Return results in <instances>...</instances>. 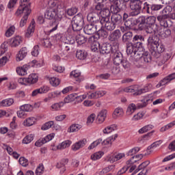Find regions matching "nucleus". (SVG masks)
<instances>
[{
    "label": "nucleus",
    "instance_id": "obj_1",
    "mask_svg": "<svg viewBox=\"0 0 175 175\" xmlns=\"http://www.w3.org/2000/svg\"><path fill=\"white\" fill-rule=\"evenodd\" d=\"M143 5L142 10L146 12L148 14H154L155 12H158L161 10V9H163V5L161 4H150L147 2H140V1H131L129 2L128 5V9L132 10L129 13V16L131 17H136V16H139L140 14V11L142 10V5Z\"/></svg>",
    "mask_w": 175,
    "mask_h": 175
},
{
    "label": "nucleus",
    "instance_id": "obj_2",
    "mask_svg": "<svg viewBox=\"0 0 175 175\" xmlns=\"http://www.w3.org/2000/svg\"><path fill=\"white\" fill-rule=\"evenodd\" d=\"M48 5L49 8L44 14L45 18L61 21L64 16L65 2L64 1L51 0L48 2Z\"/></svg>",
    "mask_w": 175,
    "mask_h": 175
},
{
    "label": "nucleus",
    "instance_id": "obj_3",
    "mask_svg": "<svg viewBox=\"0 0 175 175\" xmlns=\"http://www.w3.org/2000/svg\"><path fill=\"white\" fill-rule=\"evenodd\" d=\"M145 41L144 37L142 35H135L133 38L132 42L126 43V53L128 55H136L140 49H143V42Z\"/></svg>",
    "mask_w": 175,
    "mask_h": 175
},
{
    "label": "nucleus",
    "instance_id": "obj_4",
    "mask_svg": "<svg viewBox=\"0 0 175 175\" xmlns=\"http://www.w3.org/2000/svg\"><path fill=\"white\" fill-rule=\"evenodd\" d=\"M157 17L141 16L136 19V23L138 24L137 31H144L146 27H157Z\"/></svg>",
    "mask_w": 175,
    "mask_h": 175
},
{
    "label": "nucleus",
    "instance_id": "obj_5",
    "mask_svg": "<svg viewBox=\"0 0 175 175\" xmlns=\"http://www.w3.org/2000/svg\"><path fill=\"white\" fill-rule=\"evenodd\" d=\"M173 8L170 5L165 6L162 11L160 12V15L157 16V21L159 22L161 27L164 28L169 27V23H167V18L170 16Z\"/></svg>",
    "mask_w": 175,
    "mask_h": 175
},
{
    "label": "nucleus",
    "instance_id": "obj_6",
    "mask_svg": "<svg viewBox=\"0 0 175 175\" xmlns=\"http://www.w3.org/2000/svg\"><path fill=\"white\" fill-rule=\"evenodd\" d=\"M152 99L150 95L145 96L144 98L142 100V103H137V105L134 103H131L129 105L126 109L127 116H131V114H133L135 111L137 110V109H143V107H146L147 105H148L149 102H152Z\"/></svg>",
    "mask_w": 175,
    "mask_h": 175
},
{
    "label": "nucleus",
    "instance_id": "obj_7",
    "mask_svg": "<svg viewBox=\"0 0 175 175\" xmlns=\"http://www.w3.org/2000/svg\"><path fill=\"white\" fill-rule=\"evenodd\" d=\"M97 44H98L100 54H110V53L113 54L118 50L120 46L118 42H112L111 44L105 42L100 44L98 43Z\"/></svg>",
    "mask_w": 175,
    "mask_h": 175
},
{
    "label": "nucleus",
    "instance_id": "obj_8",
    "mask_svg": "<svg viewBox=\"0 0 175 175\" xmlns=\"http://www.w3.org/2000/svg\"><path fill=\"white\" fill-rule=\"evenodd\" d=\"M72 27L75 32L81 31L84 28V18L81 14H77L72 18Z\"/></svg>",
    "mask_w": 175,
    "mask_h": 175
},
{
    "label": "nucleus",
    "instance_id": "obj_9",
    "mask_svg": "<svg viewBox=\"0 0 175 175\" xmlns=\"http://www.w3.org/2000/svg\"><path fill=\"white\" fill-rule=\"evenodd\" d=\"M118 137V134H115L114 135H112L111 137H109L106 139L102 142V138H99L98 139L94 141L93 143H92L89 147L88 150H94L95 147H97V146H99V144L101 143L102 146H109V144H111Z\"/></svg>",
    "mask_w": 175,
    "mask_h": 175
},
{
    "label": "nucleus",
    "instance_id": "obj_10",
    "mask_svg": "<svg viewBox=\"0 0 175 175\" xmlns=\"http://www.w3.org/2000/svg\"><path fill=\"white\" fill-rule=\"evenodd\" d=\"M152 88V84L148 83L145 87L142 89H135L133 86H129L124 89V92H131L133 94L134 96H137L139 95H142V94H146V92H148Z\"/></svg>",
    "mask_w": 175,
    "mask_h": 175
},
{
    "label": "nucleus",
    "instance_id": "obj_11",
    "mask_svg": "<svg viewBox=\"0 0 175 175\" xmlns=\"http://www.w3.org/2000/svg\"><path fill=\"white\" fill-rule=\"evenodd\" d=\"M31 0H20V6L17 11L15 12V16H20L23 13H31L32 10H31Z\"/></svg>",
    "mask_w": 175,
    "mask_h": 175
},
{
    "label": "nucleus",
    "instance_id": "obj_12",
    "mask_svg": "<svg viewBox=\"0 0 175 175\" xmlns=\"http://www.w3.org/2000/svg\"><path fill=\"white\" fill-rule=\"evenodd\" d=\"M161 42L157 35H150L147 40V46L151 52L152 49Z\"/></svg>",
    "mask_w": 175,
    "mask_h": 175
},
{
    "label": "nucleus",
    "instance_id": "obj_13",
    "mask_svg": "<svg viewBox=\"0 0 175 175\" xmlns=\"http://www.w3.org/2000/svg\"><path fill=\"white\" fill-rule=\"evenodd\" d=\"M110 10L113 14H118L121 10L128 12V10L126 8H123V5L117 0L111 3Z\"/></svg>",
    "mask_w": 175,
    "mask_h": 175
},
{
    "label": "nucleus",
    "instance_id": "obj_14",
    "mask_svg": "<svg viewBox=\"0 0 175 175\" xmlns=\"http://www.w3.org/2000/svg\"><path fill=\"white\" fill-rule=\"evenodd\" d=\"M88 21H90L92 24H100V16L99 12H90L87 16Z\"/></svg>",
    "mask_w": 175,
    "mask_h": 175
},
{
    "label": "nucleus",
    "instance_id": "obj_15",
    "mask_svg": "<svg viewBox=\"0 0 175 175\" xmlns=\"http://www.w3.org/2000/svg\"><path fill=\"white\" fill-rule=\"evenodd\" d=\"M76 43V40L74 38H70V40H66L62 45V50L63 51V53L64 55L68 54L69 51H70V48L72 47V44H75Z\"/></svg>",
    "mask_w": 175,
    "mask_h": 175
},
{
    "label": "nucleus",
    "instance_id": "obj_16",
    "mask_svg": "<svg viewBox=\"0 0 175 175\" xmlns=\"http://www.w3.org/2000/svg\"><path fill=\"white\" fill-rule=\"evenodd\" d=\"M113 64L114 65H120L124 60L122 53L120 51V46H118V50L116 52H113Z\"/></svg>",
    "mask_w": 175,
    "mask_h": 175
},
{
    "label": "nucleus",
    "instance_id": "obj_17",
    "mask_svg": "<svg viewBox=\"0 0 175 175\" xmlns=\"http://www.w3.org/2000/svg\"><path fill=\"white\" fill-rule=\"evenodd\" d=\"M100 14L101 16L100 23H105V21H110V16L111 13L109 8H103L100 12Z\"/></svg>",
    "mask_w": 175,
    "mask_h": 175
},
{
    "label": "nucleus",
    "instance_id": "obj_18",
    "mask_svg": "<svg viewBox=\"0 0 175 175\" xmlns=\"http://www.w3.org/2000/svg\"><path fill=\"white\" fill-rule=\"evenodd\" d=\"M98 25H94V23H90L85 25L83 27V32L86 35H94L97 31Z\"/></svg>",
    "mask_w": 175,
    "mask_h": 175
},
{
    "label": "nucleus",
    "instance_id": "obj_19",
    "mask_svg": "<svg viewBox=\"0 0 175 175\" xmlns=\"http://www.w3.org/2000/svg\"><path fill=\"white\" fill-rule=\"evenodd\" d=\"M120 38H121V31L120 29H116L109 34L108 39L109 42L116 43V42H118Z\"/></svg>",
    "mask_w": 175,
    "mask_h": 175
},
{
    "label": "nucleus",
    "instance_id": "obj_20",
    "mask_svg": "<svg viewBox=\"0 0 175 175\" xmlns=\"http://www.w3.org/2000/svg\"><path fill=\"white\" fill-rule=\"evenodd\" d=\"M163 51H165V46L160 42L152 49L150 53L153 57H157V53L161 54V53H163Z\"/></svg>",
    "mask_w": 175,
    "mask_h": 175
},
{
    "label": "nucleus",
    "instance_id": "obj_21",
    "mask_svg": "<svg viewBox=\"0 0 175 175\" xmlns=\"http://www.w3.org/2000/svg\"><path fill=\"white\" fill-rule=\"evenodd\" d=\"M124 25L125 27H122L120 29L122 32H125L126 29H131V28L135 27V25H136V23H135V19L129 18L124 21Z\"/></svg>",
    "mask_w": 175,
    "mask_h": 175
},
{
    "label": "nucleus",
    "instance_id": "obj_22",
    "mask_svg": "<svg viewBox=\"0 0 175 175\" xmlns=\"http://www.w3.org/2000/svg\"><path fill=\"white\" fill-rule=\"evenodd\" d=\"M49 91H50V88H49V86H42L38 89L33 90L31 96H38V95H40V94H46Z\"/></svg>",
    "mask_w": 175,
    "mask_h": 175
},
{
    "label": "nucleus",
    "instance_id": "obj_23",
    "mask_svg": "<svg viewBox=\"0 0 175 175\" xmlns=\"http://www.w3.org/2000/svg\"><path fill=\"white\" fill-rule=\"evenodd\" d=\"M100 25L101 27L105 26V28L107 29V31H114L116 27H117V25L111 21H104L100 23Z\"/></svg>",
    "mask_w": 175,
    "mask_h": 175
},
{
    "label": "nucleus",
    "instance_id": "obj_24",
    "mask_svg": "<svg viewBox=\"0 0 175 175\" xmlns=\"http://www.w3.org/2000/svg\"><path fill=\"white\" fill-rule=\"evenodd\" d=\"M23 42V38L20 36H17L10 39V44L11 47H18Z\"/></svg>",
    "mask_w": 175,
    "mask_h": 175
},
{
    "label": "nucleus",
    "instance_id": "obj_25",
    "mask_svg": "<svg viewBox=\"0 0 175 175\" xmlns=\"http://www.w3.org/2000/svg\"><path fill=\"white\" fill-rule=\"evenodd\" d=\"M28 54L27 47H23L16 55V61H23Z\"/></svg>",
    "mask_w": 175,
    "mask_h": 175
},
{
    "label": "nucleus",
    "instance_id": "obj_26",
    "mask_svg": "<svg viewBox=\"0 0 175 175\" xmlns=\"http://www.w3.org/2000/svg\"><path fill=\"white\" fill-rule=\"evenodd\" d=\"M106 117H107V110L103 109L98 113L96 120L99 124H102L106 120Z\"/></svg>",
    "mask_w": 175,
    "mask_h": 175
},
{
    "label": "nucleus",
    "instance_id": "obj_27",
    "mask_svg": "<svg viewBox=\"0 0 175 175\" xmlns=\"http://www.w3.org/2000/svg\"><path fill=\"white\" fill-rule=\"evenodd\" d=\"M86 143H87L86 139L80 140L78 142H76L74 144H72L71 148H72V151H77V150H80V148H83V147H84V146H85Z\"/></svg>",
    "mask_w": 175,
    "mask_h": 175
},
{
    "label": "nucleus",
    "instance_id": "obj_28",
    "mask_svg": "<svg viewBox=\"0 0 175 175\" xmlns=\"http://www.w3.org/2000/svg\"><path fill=\"white\" fill-rule=\"evenodd\" d=\"M124 157H125L124 153H118V154H114L109 157L108 162H110L111 163H114V162H117V161H120V159H122Z\"/></svg>",
    "mask_w": 175,
    "mask_h": 175
},
{
    "label": "nucleus",
    "instance_id": "obj_29",
    "mask_svg": "<svg viewBox=\"0 0 175 175\" xmlns=\"http://www.w3.org/2000/svg\"><path fill=\"white\" fill-rule=\"evenodd\" d=\"M133 38V33L132 31L125 32L122 38V40L123 43H131V40H132Z\"/></svg>",
    "mask_w": 175,
    "mask_h": 175
},
{
    "label": "nucleus",
    "instance_id": "obj_30",
    "mask_svg": "<svg viewBox=\"0 0 175 175\" xmlns=\"http://www.w3.org/2000/svg\"><path fill=\"white\" fill-rule=\"evenodd\" d=\"M27 84H35V83H38V80H39V77L36 74H30L27 78H26Z\"/></svg>",
    "mask_w": 175,
    "mask_h": 175
},
{
    "label": "nucleus",
    "instance_id": "obj_31",
    "mask_svg": "<svg viewBox=\"0 0 175 175\" xmlns=\"http://www.w3.org/2000/svg\"><path fill=\"white\" fill-rule=\"evenodd\" d=\"M35 32V22L31 21L25 33L26 38H31Z\"/></svg>",
    "mask_w": 175,
    "mask_h": 175
},
{
    "label": "nucleus",
    "instance_id": "obj_32",
    "mask_svg": "<svg viewBox=\"0 0 175 175\" xmlns=\"http://www.w3.org/2000/svg\"><path fill=\"white\" fill-rule=\"evenodd\" d=\"M88 55V53L85 51V50L79 49L76 52V57L78 59H85Z\"/></svg>",
    "mask_w": 175,
    "mask_h": 175
},
{
    "label": "nucleus",
    "instance_id": "obj_33",
    "mask_svg": "<svg viewBox=\"0 0 175 175\" xmlns=\"http://www.w3.org/2000/svg\"><path fill=\"white\" fill-rule=\"evenodd\" d=\"M111 21H113L116 25H120L122 23V16L120 14H113L111 17Z\"/></svg>",
    "mask_w": 175,
    "mask_h": 175
},
{
    "label": "nucleus",
    "instance_id": "obj_34",
    "mask_svg": "<svg viewBox=\"0 0 175 175\" xmlns=\"http://www.w3.org/2000/svg\"><path fill=\"white\" fill-rule=\"evenodd\" d=\"M28 72V66L24 65L22 67L16 68V73L19 75V76H25L27 75Z\"/></svg>",
    "mask_w": 175,
    "mask_h": 175
},
{
    "label": "nucleus",
    "instance_id": "obj_35",
    "mask_svg": "<svg viewBox=\"0 0 175 175\" xmlns=\"http://www.w3.org/2000/svg\"><path fill=\"white\" fill-rule=\"evenodd\" d=\"M79 12V8L77 7H71L70 8H68L66 10L65 13L67 16H70V17H72V16H75L76 13Z\"/></svg>",
    "mask_w": 175,
    "mask_h": 175
},
{
    "label": "nucleus",
    "instance_id": "obj_36",
    "mask_svg": "<svg viewBox=\"0 0 175 175\" xmlns=\"http://www.w3.org/2000/svg\"><path fill=\"white\" fill-rule=\"evenodd\" d=\"M149 165H150V161H146L143 162L142 163H141L138 166L137 169H136L134 171V173H133L131 175H135V174H136V173H138V172H140V170H145L146 167H147V166H148Z\"/></svg>",
    "mask_w": 175,
    "mask_h": 175
},
{
    "label": "nucleus",
    "instance_id": "obj_37",
    "mask_svg": "<svg viewBox=\"0 0 175 175\" xmlns=\"http://www.w3.org/2000/svg\"><path fill=\"white\" fill-rule=\"evenodd\" d=\"M82 126L79 124H73L68 129L69 133H72L73 132H77L81 129Z\"/></svg>",
    "mask_w": 175,
    "mask_h": 175
},
{
    "label": "nucleus",
    "instance_id": "obj_38",
    "mask_svg": "<svg viewBox=\"0 0 175 175\" xmlns=\"http://www.w3.org/2000/svg\"><path fill=\"white\" fill-rule=\"evenodd\" d=\"M77 98V93H72L64 98L65 103H70V102H75V100Z\"/></svg>",
    "mask_w": 175,
    "mask_h": 175
},
{
    "label": "nucleus",
    "instance_id": "obj_39",
    "mask_svg": "<svg viewBox=\"0 0 175 175\" xmlns=\"http://www.w3.org/2000/svg\"><path fill=\"white\" fill-rule=\"evenodd\" d=\"M14 103V100L13 98H6L1 101V105L4 107H8L12 106Z\"/></svg>",
    "mask_w": 175,
    "mask_h": 175
},
{
    "label": "nucleus",
    "instance_id": "obj_40",
    "mask_svg": "<svg viewBox=\"0 0 175 175\" xmlns=\"http://www.w3.org/2000/svg\"><path fill=\"white\" fill-rule=\"evenodd\" d=\"M172 57V55H170L168 53H164L161 54L160 57V62L161 64H165V62H167L169 59H170V57Z\"/></svg>",
    "mask_w": 175,
    "mask_h": 175
},
{
    "label": "nucleus",
    "instance_id": "obj_41",
    "mask_svg": "<svg viewBox=\"0 0 175 175\" xmlns=\"http://www.w3.org/2000/svg\"><path fill=\"white\" fill-rule=\"evenodd\" d=\"M14 32H16V27H14V25L10 26L5 31L6 38L13 36V35H14Z\"/></svg>",
    "mask_w": 175,
    "mask_h": 175
},
{
    "label": "nucleus",
    "instance_id": "obj_42",
    "mask_svg": "<svg viewBox=\"0 0 175 175\" xmlns=\"http://www.w3.org/2000/svg\"><path fill=\"white\" fill-rule=\"evenodd\" d=\"M116 129H117V125L111 124L110 126L105 127L103 129V133H105V134L111 133V132H113V131H116Z\"/></svg>",
    "mask_w": 175,
    "mask_h": 175
},
{
    "label": "nucleus",
    "instance_id": "obj_43",
    "mask_svg": "<svg viewBox=\"0 0 175 175\" xmlns=\"http://www.w3.org/2000/svg\"><path fill=\"white\" fill-rule=\"evenodd\" d=\"M103 155H105V153L103 152L98 151L91 155V159L92 161H98V159H100V158H102Z\"/></svg>",
    "mask_w": 175,
    "mask_h": 175
},
{
    "label": "nucleus",
    "instance_id": "obj_44",
    "mask_svg": "<svg viewBox=\"0 0 175 175\" xmlns=\"http://www.w3.org/2000/svg\"><path fill=\"white\" fill-rule=\"evenodd\" d=\"M36 121V119L33 117H30L27 118L23 124L25 125V126H32V125H33V124H35V122Z\"/></svg>",
    "mask_w": 175,
    "mask_h": 175
},
{
    "label": "nucleus",
    "instance_id": "obj_45",
    "mask_svg": "<svg viewBox=\"0 0 175 175\" xmlns=\"http://www.w3.org/2000/svg\"><path fill=\"white\" fill-rule=\"evenodd\" d=\"M22 13L25 14V15L23 16V17L21 18L20 21V27L21 28H23V27H25V24H27V21H28V16L31 14V13L28 14V12H22Z\"/></svg>",
    "mask_w": 175,
    "mask_h": 175
},
{
    "label": "nucleus",
    "instance_id": "obj_46",
    "mask_svg": "<svg viewBox=\"0 0 175 175\" xmlns=\"http://www.w3.org/2000/svg\"><path fill=\"white\" fill-rule=\"evenodd\" d=\"M151 129H154V126L152 124H148L141 128L138 132L139 133L143 134L146 133V132H148V131H151Z\"/></svg>",
    "mask_w": 175,
    "mask_h": 175
},
{
    "label": "nucleus",
    "instance_id": "obj_47",
    "mask_svg": "<svg viewBox=\"0 0 175 175\" xmlns=\"http://www.w3.org/2000/svg\"><path fill=\"white\" fill-rule=\"evenodd\" d=\"M35 137V135L33 134H30L28 135H26L23 139V144H29L32 140H33V138Z\"/></svg>",
    "mask_w": 175,
    "mask_h": 175
},
{
    "label": "nucleus",
    "instance_id": "obj_48",
    "mask_svg": "<svg viewBox=\"0 0 175 175\" xmlns=\"http://www.w3.org/2000/svg\"><path fill=\"white\" fill-rule=\"evenodd\" d=\"M88 39L83 35H78L76 37V42L78 44H84L87 42Z\"/></svg>",
    "mask_w": 175,
    "mask_h": 175
},
{
    "label": "nucleus",
    "instance_id": "obj_49",
    "mask_svg": "<svg viewBox=\"0 0 175 175\" xmlns=\"http://www.w3.org/2000/svg\"><path fill=\"white\" fill-rule=\"evenodd\" d=\"M49 82L53 87H57V85H59L61 81L57 77H51L49 79Z\"/></svg>",
    "mask_w": 175,
    "mask_h": 175
},
{
    "label": "nucleus",
    "instance_id": "obj_50",
    "mask_svg": "<svg viewBox=\"0 0 175 175\" xmlns=\"http://www.w3.org/2000/svg\"><path fill=\"white\" fill-rule=\"evenodd\" d=\"M55 38L56 40V42H63V43H65L66 42V38L65 37V35L64 33H57L55 36Z\"/></svg>",
    "mask_w": 175,
    "mask_h": 175
},
{
    "label": "nucleus",
    "instance_id": "obj_51",
    "mask_svg": "<svg viewBox=\"0 0 175 175\" xmlns=\"http://www.w3.org/2000/svg\"><path fill=\"white\" fill-rule=\"evenodd\" d=\"M58 22L53 21L50 24V28L51 29L49 31V33H53V32L57 31L58 29Z\"/></svg>",
    "mask_w": 175,
    "mask_h": 175
},
{
    "label": "nucleus",
    "instance_id": "obj_52",
    "mask_svg": "<svg viewBox=\"0 0 175 175\" xmlns=\"http://www.w3.org/2000/svg\"><path fill=\"white\" fill-rule=\"evenodd\" d=\"M20 110H23L27 112L32 111V110H33V106L29 104H25L20 107Z\"/></svg>",
    "mask_w": 175,
    "mask_h": 175
},
{
    "label": "nucleus",
    "instance_id": "obj_53",
    "mask_svg": "<svg viewBox=\"0 0 175 175\" xmlns=\"http://www.w3.org/2000/svg\"><path fill=\"white\" fill-rule=\"evenodd\" d=\"M97 34L98 35L99 38H107L109 36V32L106 31L105 29L101 28L97 31Z\"/></svg>",
    "mask_w": 175,
    "mask_h": 175
},
{
    "label": "nucleus",
    "instance_id": "obj_54",
    "mask_svg": "<svg viewBox=\"0 0 175 175\" xmlns=\"http://www.w3.org/2000/svg\"><path fill=\"white\" fill-rule=\"evenodd\" d=\"M114 169V165H110L107 167H105L100 172V174H106V173H109V172H111Z\"/></svg>",
    "mask_w": 175,
    "mask_h": 175
},
{
    "label": "nucleus",
    "instance_id": "obj_55",
    "mask_svg": "<svg viewBox=\"0 0 175 175\" xmlns=\"http://www.w3.org/2000/svg\"><path fill=\"white\" fill-rule=\"evenodd\" d=\"M53 125H54V121L47 122L44 125H42L41 129L42 131H47V129H50Z\"/></svg>",
    "mask_w": 175,
    "mask_h": 175
},
{
    "label": "nucleus",
    "instance_id": "obj_56",
    "mask_svg": "<svg viewBox=\"0 0 175 175\" xmlns=\"http://www.w3.org/2000/svg\"><path fill=\"white\" fill-rule=\"evenodd\" d=\"M62 107H64V103H55L51 105V109H53V111H58Z\"/></svg>",
    "mask_w": 175,
    "mask_h": 175
},
{
    "label": "nucleus",
    "instance_id": "obj_57",
    "mask_svg": "<svg viewBox=\"0 0 175 175\" xmlns=\"http://www.w3.org/2000/svg\"><path fill=\"white\" fill-rule=\"evenodd\" d=\"M46 143H47V140L46 139V137L41 138L40 139H38L36 143H35V146L36 147H42V146H43V144H46Z\"/></svg>",
    "mask_w": 175,
    "mask_h": 175
},
{
    "label": "nucleus",
    "instance_id": "obj_58",
    "mask_svg": "<svg viewBox=\"0 0 175 175\" xmlns=\"http://www.w3.org/2000/svg\"><path fill=\"white\" fill-rule=\"evenodd\" d=\"M44 171V166L43 164H39V166L37 167L36 170V175H41L43 174V172Z\"/></svg>",
    "mask_w": 175,
    "mask_h": 175
},
{
    "label": "nucleus",
    "instance_id": "obj_59",
    "mask_svg": "<svg viewBox=\"0 0 175 175\" xmlns=\"http://www.w3.org/2000/svg\"><path fill=\"white\" fill-rule=\"evenodd\" d=\"M146 33L150 35H155L157 33V29H154V27H146L145 28Z\"/></svg>",
    "mask_w": 175,
    "mask_h": 175
},
{
    "label": "nucleus",
    "instance_id": "obj_60",
    "mask_svg": "<svg viewBox=\"0 0 175 175\" xmlns=\"http://www.w3.org/2000/svg\"><path fill=\"white\" fill-rule=\"evenodd\" d=\"M124 114V110L121 107L116 108L113 111V116L121 117Z\"/></svg>",
    "mask_w": 175,
    "mask_h": 175
},
{
    "label": "nucleus",
    "instance_id": "obj_61",
    "mask_svg": "<svg viewBox=\"0 0 175 175\" xmlns=\"http://www.w3.org/2000/svg\"><path fill=\"white\" fill-rule=\"evenodd\" d=\"M122 5H123V9H126L128 10V6L129 5V2H131V0H117Z\"/></svg>",
    "mask_w": 175,
    "mask_h": 175
},
{
    "label": "nucleus",
    "instance_id": "obj_62",
    "mask_svg": "<svg viewBox=\"0 0 175 175\" xmlns=\"http://www.w3.org/2000/svg\"><path fill=\"white\" fill-rule=\"evenodd\" d=\"M120 64L124 69H129L131 68V63L126 59H123Z\"/></svg>",
    "mask_w": 175,
    "mask_h": 175
},
{
    "label": "nucleus",
    "instance_id": "obj_63",
    "mask_svg": "<svg viewBox=\"0 0 175 175\" xmlns=\"http://www.w3.org/2000/svg\"><path fill=\"white\" fill-rule=\"evenodd\" d=\"M18 162L20 165L23 166L24 167H27V165H28V159H25V157H20Z\"/></svg>",
    "mask_w": 175,
    "mask_h": 175
},
{
    "label": "nucleus",
    "instance_id": "obj_64",
    "mask_svg": "<svg viewBox=\"0 0 175 175\" xmlns=\"http://www.w3.org/2000/svg\"><path fill=\"white\" fill-rule=\"evenodd\" d=\"M31 55H33V57H38V55H39V46L38 45L34 46V47L33 48L32 51H31Z\"/></svg>",
    "mask_w": 175,
    "mask_h": 175
}]
</instances>
